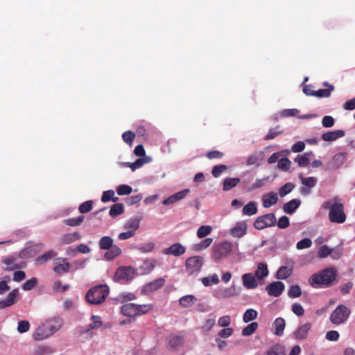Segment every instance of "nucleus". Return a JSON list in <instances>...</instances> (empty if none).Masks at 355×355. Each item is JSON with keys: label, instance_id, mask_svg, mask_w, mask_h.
<instances>
[{"label": "nucleus", "instance_id": "obj_1", "mask_svg": "<svg viewBox=\"0 0 355 355\" xmlns=\"http://www.w3.org/2000/svg\"><path fill=\"white\" fill-rule=\"evenodd\" d=\"M336 275V270L334 268H326L319 273L312 275L309 282L314 287L329 286L335 280Z\"/></svg>", "mask_w": 355, "mask_h": 355}, {"label": "nucleus", "instance_id": "obj_2", "mask_svg": "<svg viewBox=\"0 0 355 355\" xmlns=\"http://www.w3.org/2000/svg\"><path fill=\"white\" fill-rule=\"evenodd\" d=\"M110 289L106 284H101L90 288L85 295V300L90 304L98 305L105 302Z\"/></svg>", "mask_w": 355, "mask_h": 355}, {"label": "nucleus", "instance_id": "obj_3", "mask_svg": "<svg viewBox=\"0 0 355 355\" xmlns=\"http://www.w3.org/2000/svg\"><path fill=\"white\" fill-rule=\"evenodd\" d=\"M151 304H137L135 303H127L121 306V312L123 315L128 317H135L146 314L153 310Z\"/></svg>", "mask_w": 355, "mask_h": 355}, {"label": "nucleus", "instance_id": "obj_4", "mask_svg": "<svg viewBox=\"0 0 355 355\" xmlns=\"http://www.w3.org/2000/svg\"><path fill=\"white\" fill-rule=\"evenodd\" d=\"M99 248L101 250H107L105 258L107 260H113L121 253V250L116 245L113 244V239L107 236H103L99 241Z\"/></svg>", "mask_w": 355, "mask_h": 355}, {"label": "nucleus", "instance_id": "obj_5", "mask_svg": "<svg viewBox=\"0 0 355 355\" xmlns=\"http://www.w3.org/2000/svg\"><path fill=\"white\" fill-rule=\"evenodd\" d=\"M324 207L329 208V219L331 223L341 224L346 220V214L342 203L336 202L331 205L329 202H327Z\"/></svg>", "mask_w": 355, "mask_h": 355}, {"label": "nucleus", "instance_id": "obj_6", "mask_svg": "<svg viewBox=\"0 0 355 355\" xmlns=\"http://www.w3.org/2000/svg\"><path fill=\"white\" fill-rule=\"evenodd\" d=\"M232 243L229 241L215 243L212 247L211 257L215 261H219L226 258L232 252Z\"/></svg>", "mask_w": 355, "mask_h": 355}, {"label": "nucleus", "instance_id": "obj_7", "mask_svg": "<svg viewBox=\"0 0 355 355\" xmlns=\"http://www.w3.org/2000/svg\"><path fill=\"white\" fill-rule=\"evenodd\" d=\"M351 310L344 304H340L333 311L330 315V321L335 325L345 323L349 318Z\"/></svg>", "mask_w": 355, "mask_h": 355}, {"label": "nucleus", "instance_id": "obj_8", "mask_svg": "<svg viewBox=\"0 0 355 355\" xmlns=\"http://www.w3.org/2000/svg\"><path fill=\"white\" fill-rule=\"evenodd\" d=\"M204 263V259L201 256H193L187 259L185 261L186 271L189 275H193L200 271Z\"/></svg>", "mask_w": 355, "mask_h": 355}, {"label": "nucleus", "instance_id": "obj_9", "mask_svg": "<svg viewBox=\"0 0 355 355\" xmlns=\"http://www.w3.org/2000/svg\"><path fill=\"white\" fill-rule=\"evenodd\" d=\"M276 223L275 214L270 213L257 217L254 222V227L257 230H263L275 225Z\"/></svg>", "mask_w": 355, "mask_h": 355}, {"label": "nucleus", "instance_id": "obj_10", "mask_svg": "<svg viewBox=\"0 0 355 355\" xmlns=\"http://www.w3.org/2000/svg\"><path fill=\"white\" fill-rule=\"evenodd\" d=\"M135 276V269L131 266H121L118 268L114 273V281H130Z\"/></svg>", "mask_w": 355, "mask_h": 355}, {"label": "nucleus", "instance_id": "obj_11", "mask_svg": "<svg viewBox=\"0 0 355 355\" xmlns=\"http://www.w3.org/2000/svg\"><path fill=\"white\" fill-rule=\"evenodd\" d=\"M239 294V291L236 286L232 285L229 288H220L216 291L214 296L218 299H225L236 296Z\"/></svg>", "mask_w": 355, "mask_h": 355}, {"label": "nucleus", "instance_id": "obj_12", "mask_svg": "<svg viewBox=\"0 0 355 355\" xmlns=\"http://www.w3.org/2000/svg\"><path fill=\"white\" fill-rule=\"evenodd\" d=\"M186 252V248L180 243H175L168 248L162 250V253L165 255H172L174 257H180Z\"/></svg>", "mask_w": 355, "mask_h": 355}, {"label": "nucleus", "instance_id": "obj_13", "mask_svg": "<svg viewBox=\"0 0 355 355\" xmlns=\"http://www.w3.org/2000/svg\"><path fill=\"white\" fill-rule=\"evenodd\" d=\"M248 224L245 220L237 222L235 225L230 229V234L234 238H241L247 234Z\"/></svg>", "mask_w": 355, "mask_h": 355}, {"label": "nucleus", "instance_id": "obj_14", "mask_svg": "<svg viewBox=\"0 0 355 355\" xmlns=\"http://www.w3.org/2000/svg\"><path fill=\"white\" fill-rule=\"evenodd\" d=\"M284 287L282 282H273L266 286V290L269 295L279 297L284 291Z\"/></svg>", "mask_w": 355, "mask_h": 355}, {"label": "nucleus", "instance_id": "obj_15", "mask_svg": "<svg viewBox=\"0 0 355 355\" xmlns=\"http://www.w3.org/2000/svg\"><path fill=\"white\" fill-rule=\"evenodd\" d=\"M164 284L165 279L164 278H157L153 282L146 284L142 288V292L144 293L154 292L163 287Z\"/></svg>", "mask_w": 355, "mask_h": 355}, {"label": "nucleus", "instance_id": "obj_16", "mask_svg": "<svg viewBox=\"0 0 355 355\" xmlns=\"http://www.w3.org/2000/svg\"><path fill=\"white\" fill-rule=\"evenodd\" d=\"M62 319L60 317H54L49 319L45 322V326L49 330V334H53L58 331L62 326Z\"/></svg>", "mask_w": 355, "mask_h": 355}, {"label": "nucleus", "instance_id": "obj_17", "mask_svg": "<svg viewBox=\"0 0 355 355\" xmlns=\"http://www.w3.org/2000/svg\"><path fill=\"white\" fill-rule=\"evenodd\" d=\"M19 295V290L15 288L12 290L3 300H0V309L9 307L15 304L17 302V297Z\"/></svg>", "mask_w": 355, "mask_h": 355}, {"label": "nucleus", "instance_id": "obj_18", "mask_svg": "<svg viewBox=\"0 0 355 355\" xmlns=\"http://www.w3.org/2000/svg\"><path fill=\"white\" fill-rule=\"evenodd\" d=\"M257 277L252 273H245L242 275L241 279L243 286L246 289H254L258 286Z\"/></svg>", "mask_w": 355, "mask_h": 355}, {"label": "nucleus", "instance_id": "obj_19", "mask_svg": "<svg viewBox=\"0 0 355 355\" xmlns=\"http://www.w3.org/2000/svg\"><path fill=\"white\" fill-rule=\"evenodd\" d=\"M17 259L14 257H8L3 258L2 262L4 265L6 266V270H14L15 269L22 268L25 266V263H17Z\"/></svg>", "mask_w": 355, "mask_h": 355}, {"label": "nucleus", "instance_id": "obj_20", "mask_svg": "<svg viewBox=\"0 0 355 355\" xmlns=\"http://www.w3.org/2000/svg\"><path fill=\"white\" fill-rule=\"evenodd\" d=\"M80 239V234L78 232L63 234L60 238L61 245H67Z\"/></svg>", "mask_w": 355, "mask_h": 355}, {"label": "nucleus", "instance_id": "obj_21", "mask_svg": "<svg viewBox=\"0 0 355 355\" xmlns=\"http://www.w3.org/2000/svg\"><path fill=\"white\" fill-rule=\"evenodd\" d=\"M345 132L342 130L329 131L322 135L321 138L326 141H333L338 138L343 137Z\"/></svg>", "mask_w": 355, "mask_h": 355}, {"label": "nucleus", "instance_id": "obj_22", "mask_svg": "<svg viewBox=\"0 0 355 355\" xmlns=\"http://www.w3.org/2000/svg\"><path fill=\"white\" fill-rule=\"evenodd\" d=\"M278 200L277 194L275 192H270L263 196L262 201L263 206L265 208H268L277 203Z\"/></svg>", "mask_w": 355, "mask_h": 355}, {"label": "nucleus", "instance_id": "obj_23", "mask_svg": "<svg viewBox=\"0 0 355 355\" xmlns=\"http://www.w3.org/2000/svg\"><path fill=\"white\" fill-rule=\"evenodd\" d=\"M313 156V152L305 153L303 155H298L295 158V162L297 163L300 167H306L310 163L311 157Z\"/></svg>", "mask_w": 355, "mask_h": 355}, {"label": "nucleus", "instance_id": "obj_24", "mask_svg": "<svg viewBox=\"0 0 355 355\" xmlns=\"http://www.w3.org/2000/svg\"><path fill=\"white\" fill-rule=\"evenodd\" d=\"M311 324L306 323L301 325L294 333V336L297 340H304L306 338L308 332L311 329Z\"/></svg>", "mask_w": 355, "mask_h": 355}, {"label": "nucleus", "instance_id": "obj_25", "mask_svg": "<svg viewBox=\"0 0 355 355\" xmlns=\"http://www.w3.org/2000/svg\"><path fill=\"white\" fill-rule=\"evenodd\" d=\"M301 202L298 199H293L286 202L283 207L285 213L293 214L295 210L300 207Z\"/></svg>", "mask_w": 355, "mask_h": 355}, {"label": "nucleus", "instance_id": "obj_26", "mask_svg": "<svg viewBox=\"0 0 355 355\" xmlns=\"http://www.w3.org/2000/svg\"><path fill=\"white\" fill-rule=\"evenodd\" d=\"M268 266L266 263H259L257 266V268L254 272V276L259 280H263L265 277L268 275Z\"/></svg>", "mask_w": 355, "mask_h": 355}, {"label": "nucleus", "instance_id": "obj_27", "mask_svg": "<svg viewBox=\"0 0 355 355\" xmlns=\"http://www.w3.org/2000/svg\"><path fill=\"white\" fill-rule=\"evenodd\" d=\"M293 273V267L282 266L279 268L276 273V278L278 279H286Z\"/></svg>", "mask_w": 355, "mask_h": 355}, {"label": "nucleus", "instance_id": "obj_28", "mask_svg": "<svg viewBox=\"0 0 355 355\" xmlns=\"http://www.w3.org/2000/svg\"><path fill=\"white\" fill-rule=\"evenodd\" d=\"M51 335L49 334V330L46 329L45 324H44L43 326L37 328L33 334V338L37 340H42Z\"/></svg>", "mask_w": 355, "mask_h": 355}, {"label": "nucleus", "instance_id": "obj_29", "mask_svg": "<svg viewBox=\"0 0 355 355\" xmlns=\"http://www.w3.org/2000/svg\"><path fill=\"white\" fill-rule=\"evenodd\" d=\"M258 211L257 203L251 201L245 205L242 210V214L245 216H253Z\"/></svg>", "mask_w": 355, "mask_h": 355}, {"label": "nucleus", "instance_id": "obj_30", "mask_svg": "<svg viewBox=\"0 0 355 355\" xmlns=\"http://www.w3.org/2000/svg\"><path fill=\"white\" fill-rule=\"evenodd\" d=\"M197 301L196 297L193 295H187L182 297L180 300V304L182 307H189L194 304Z\"/></svg>", "mask_w": 355, "mask_h": 355}, {"label": "nucleus", "instance_id": "obj_31", "mask_svg": "<svg viewBox=\"0 0 355 355\" xmlns=\"http://www.w3.org/2000/svg\"><path fill=\"white\" fill-rule=\"evenodd\" d=\"M273 325L275 329V334L278 336H282L285 328V320L282 318H277L275 319Z\"/></svg>", "mask_w": 355, "mask_h": 355}, {"label": "nucleus", "instance_id": "obj_32", "mask_svg": "<svg viewBox=\"0 0 355 355\" xmlns=\"http://www.w3.org/2000/svg\"><path fill=\"white\" fill-rule=\"evenodd\" d=\"M241 180L238 178H225L223 181V190L224 191H230V189L235 187L239 182Z\"/></svg>", "mask_w": 355, "mask_h": 355}, {"label": "nucleus", "instance_id": "obj_33", "mask_svg": "<svg viewBox=\"0 0 355 355\" xmlns=\"http://www.w3.org/2000/svg\"><path fill=\"white\" fill-rule=\"evenodd\" d=\"M212 242H213V239L207 238V239L202 240V241H200V243L195 244L193 246V249L195 251H198V252L203 250L207 248L208 247H209L211 245V244L212 243Z\"/></svg>", "mask_w": 355, "mask_h": 355}, {"label": "nucleus", "instance_id": "obj_34", "mask_svg": "<svg viewBox=\"0 0 355 355\" xmlns=\"http://www.w3.org/2000/svg\"><path fill=\"white\" fill-rule=\"evenodd\" d=\"M266 355H285V348L281 345H276L268 349Z\"/></svg>", "mask_w": 355, "mask_h": 355}, {"label": "nucleus", "instance_id": "obj_35", "mask_svg": "<svg viewBox=\"0 0 355 355\" xmlns=\"http://www.w3.org/2000/svg\"><path fill=\"white\" fill-rule=\"evenodd\" d=\"M123 211V205L122 203H116L110 207L109 214L112 218H114L120 214H122Z\"/></svg>", "mask_w": 355, "mask_h": 355}, {"label": "nucleus", "instance_id": "obj_36", "mask_svg": "<svg viewBox=\"0 0 355 355\" xmlns=\"http://www.w3.org/2000/svg\"><path fill=\"white\" fill-rule=\"evenodd\" d=\"M183 341V336L175 335L171 336L168 345L171 348L177 349L182 344Z\"/></svg>", "mask_w": 355, "mask_h": 355}, {"label": "nucleus", "instance_id": "obj_37", "mask_svg": "<svg viewBox=\"0 0 355 355\" xmlns=\"http://www.w3.org/2000/svg\"><path fill=\"white\" fill-rule=\"evenodd\" d=\"M85 219L84 216H79L76 218H67L63 220V223L71 227H76L80 225Z\"/></svg>", "mask_w": 355, "mask_h": 355}, {"label": "nucleus", "instance_id": "obj_38", "mask_svg": "<svg viewBox=\"0 0 355 355\" xmlns=\"http://www.w3.org/2000/svg\"><path fill=\"white\" fill-rule=\"evenodd\" d=\"M302 184L306 187L313 188L317 183V178L315 177L304 178L302 174L299 175Z\"/></svg>", "mask_w": 355, "mask_h": 355}, {"label": "nucleus", "instance_id": "obj_39", "mask_svg": "<svg viewBox=\"0 0 355 355\" xmlns=\"http://www.w3.org/2000/svg\"><path fill=\"white\" fill-rule=\"evenodd\" d=\"M257 312L253 309H249L245 311L243 316V320L244 322L247 323L250 321L254 320L257 317Z\"/></svg>", "mask_w": 355, "mask_h": 355}, {"label": "nucleus", "instance_id": "obj_40", "mask_svg": "<svg viewBox=\"0 0 355 355\" xmlns=\"http://www.w3.org/2000/svg\"><path fill=\"white\" fill-rule=\"evenodd\" d=\"M201 281L205 286H210L213 284H217L219 282V279L217 275L214 274L211 276L203 277Z\"/></svg>", "mask_w": 355, "mask_h": 355}, {"label": "nucleus", "instance_id": "obj_41", "mask_svg": "<svg viewBox=\"0 0 355 355\" xmlns=\"http://www.w3.org/2000/svg\"><path fill=\"white\" fill-rule=\"evenodd\" d=\"M114 191L113 190H107L103 192L101 196V201L103 202H107L110 200L112 202H116L119 198L117 197H114Z\"/></svg>", "mask_w": 355, "mask_h": 355}, {"label": "nucleus", "instance_id": "obj_42", "mask_svg": "<svg viewBox=\"0 0 355 355\" xmlns=\"http://www.w3.org/2000/svg\"><path fill=\"white\" fill-rule=\"evenodd\" d=\"M55 266L53 267V271L58 274L61 275L63 273H67L69 271L70 264L69 263H64L63 264H57L55 262Z\"/></svg>", "mask_w": 355, "mask_h": 355}, {"label": "nucleus", "instance_id": "obj_43", "mask_svg": "<svg viewBox=\"0 0 355 355\" xmlns=\"http://www.w3.org/2000/svg\"><path fill=\"white\" fill-rule=\"evenodd\" d=\"M258 328V323L253 322L246 326L242 330V335L244 336H248L254 334Z\"/></svg>", "mask_w": 355, "mask_h": 355}, {"label": "nucleus", "instance_id": "obj_44", "mask_svg": "<svg viewBox=\"0 0 355 355\" xmlns=\"http://www.w3.org/2000/svg\"><path fill=\"white\" fill-rule=\"evenodd\" d=\"M334 90V86H329V89H320L314 92V96L318 98H327L331 95V92Z\"/></svg>", "mask_w": 355, "mask_h": 355}, {"label": "nucleus", "instance_id": "obj_45", "mask_svg": "<svg viewBox=\"0 0 355 355\" xmlns=\"http://www.w3.org/2000/svg\"><path fill=\"white\" fill-rule=\"evenodd\" d=\"M212 230V228L209 225L200 226L197 231V236L200 239L204 238L209 235Z\"/></svg>", "mask_w": 355, "mask_h": 355}, {"label": "nucleus", "instance_id": "obj_46", "mask_svg": "<svg viewBox=\"0 0 355 355\" xmlns=\"http://www.w3.org/2000/svg\"><path fill=\"white\" fill-rule=\"evenodd\" d=\"M302 295V290L298 285H293L290 287L288 295L291 298L299 297Z\"/></svg>", "mask_w": 355, "mask_h": 355}, {"label": "nucleus", "instance_id": "obj_47", "mask_svg": "<svg viewBox=\"0 0 355 355\" xmlns=\"http://www.w3.org/2000/svg\"><path fill=\"white\" fill-rule=\"evenodd\" d=\"M295 187V185L291 182L286 183L284 185H283L279 191V194L281 197H284L286 195L291 193Z\"/></svg>", "mask_w": 355, "mask_h": 355}, {"label": "nucleus", "instance_id": "obj_48", "mask_svg": "<svg viewBox=\"0 0 355 355\" xmlns=\"http://www.w3.org/2000/svg\"><path fill=\"white\" fill-rule=\"evenodd\" d=\"M291 162L287 157H283L278 161V168L284 171H288L290 169Z\"/></svg>", "mask_w": 355, "mask_h": 355}, {"label": "nucleus", "instance_id": "obj_49", "mask_svg": "<svg viewBox=\"0 0 355 355\" xmlns=\"http://www.w3.org/2000/svg\"><path fill=\"white\" fill-rule=\"evenodd\" d=\"M55 256L56 254L53 251H49L45 252L44 254L38 257L37 259V262L41 264L51 259Z\"/></svg>", "mask_w": 355, "mask_h": 355}, {"label": "nucleus", "instance_id": "obj_50", "mask_svg": "<svg viewBox=\"0 0 355 355\" xmlns=\"http://www.w3.org/2000/svg\"><path fill=\"white\" fill-rule=\"evenodd\" d=\"M92 320L93 322L88 326V329L85 331V332H88L91 329H98L102 326V322L101 321V318L98 315H92Z\"/></svg>", "mask_w": 355, "mask_h": 355}, {"label": "nucleus", "instance_id": "obj_51", "mask_svg": "<svg viewBox=\"0 0 355 355\" xmlns=\"http://www.w3.org/2000/svg\"><path fill=\"white\" fill-rule=\"evenodd\" d=\"M132 191V187L126 184H121L116 188V192L119 196L129 195Z\"/></svg>", "mask_w": 355, "mask_h": 355}, {"label": "nucleus", "instance_id": "obj_52", "mask_svg": "<svg viewBox=\"0 0 355 355\" xmlns=\"http://www.w3.org/2000/svg\"><path fill=\"white\" fill-rule=\"evenodd\" d=\"M93 202L88 200L83 202L78 207V211L81 214H85L90 211L92 209Z\"/></svg>", "mask_w": 355, "mask_h": 355}, {"label": "nucleus", "instance_id": "obj_53", "mask_svg": "<svg viewBox=\"0 0 355 355\" xmlns=\"http://www.w3.org/2000/svg\"><path fill=\"white\" fill-rule=\"evenodd\" d=\"M227 168V166L224 164L216 165L212 168L211 174L214 178H218Z\"/></svg>", "mask_w": 355, "mask_h": 355}, {"label": "nucleus", "instance_id": "obj_54", "mask_svg": "<svg viewBox=\"0 0 355 355\" xmlns=\"http://www.w3.org/2000/svg\"><path fill=\"white\" fill-rule=\"evenodd\" d=\"M69 288V285H62L60 280L55 282L53 284V290L55 292L63 293Z\"/></svg>", "mask_w": 355, "mask_h": 355}, {"label": "nucleus", "instance_id": "obj_55", "mask_svg": "<svg viewBox=\"0 0 355 355\" xmlns=\"http://www.w3.org/2000/svg\"><path fill=\"white\" fill-rule=\"evenodd\" d=\"M135 138V134L132 131H125L122 135L123 141L129 145H131Z\"/></svg>", "mask_w": 355, "mask_h": 355}, {"label": "nucleus", "instance_id": "obj_56", "mask_svg": "<svg viewBox=\"0 0 355 355\" xmlns=\"http://www.w3.org/2000/svg\"><path fill=\"white\" fill-rule=\"evenodd\" d=\"M312 245V241L309 238H305L299 242H297L296 245V248L298 250H302L305 248H309Z\"/></svg>", "mask_w": 355, "mask_h": 355}, {"label": "nucleus", "instance_id": "obj_57", "mask_svg": "<svg viewBox=\"0 0 355 355\" xmlns=\"http://www.w3.org/2000/svg\"><path fill=\"white\" fill-rule=\"evenodd\" d=\"M155 248V243L150 242L144 244H141L137 247V249L141 252H150Z\"/></svg>", "mask_w": 355, "mask_h": 355}, {"label": "nucleus", "instance_id": "obj_58", "mask_svg": "<svg viewBox=\"0 0 355 355\" xmlns=\"http://www.w3.org/2000/svg\"><path fill=\"white\" fill-rule=\"evenodd\" d=\"M331 254V248H329L327 245H322L318 252V256L320 258H326L328 256H329Z\"/></svg>", "mask_w": 355, "mask_h": 355}, {"label": "nucleus", "instance_id": "obj_59", "mask_svg": "<svg viewBox=\"0 0 355 355\" xmlns=\"http://www.w3.org/2000/svg\"><path fill=\"white\" fill-rule=\"evenodd\" d=\"M140 224V219L138 218H130L127 223L125 224L126 228H132L133 230L135 232L136 230H137L139 227Z\"/></svg>", "mask_w": 355, "mask_h": 355}, {"label": "nucleus", "instance_id": "obj_60", "mask_svg": "<svg viewBox=\"0 0 355 355\" xmlns=\"http://www.w3.org/2000/svg\"><path fill=\"white\" fill-rule=\"evenodd\" d=\"M37 284V279L35 277H33L27 280L22 286V288L24 291H30L33 289Z\"/></svg>", "mask_w": 355, "mask_h": 355}, {"label": "nucleus", "instance_id": "obj_61", "mask_svg": "<svg viewBox=\"0 0 355 355\" xmlns=\"http://www.w3.org/2000/svg\"><path fill=\"white\" fill-rule=\"evenodd\" d=\"M30 329V323L27 320H21L18 322L17 331L21 333L27 332Z\"/></svg>", "mask_w": 355, "mask_h": 355}, {"label": "nucleus", "instance_id": "obj_62", "mask_svg": "<svg viewBox=\"0 0 355 355\" xmlns=\"http://www.w3.org/2000/svg\"><path fill=\"white\" fill-rule=\"evenodd\" d=\"M278 128H279V126L270 129L268 135L265 136L264 139L265 140L273 139L277 135L282 133L283 130H277Z\"/></svg>", "mask_w": 355, "mask_h": 355}, {"label": "nucleus", "instance_id": "obj_63", "mask_svg": "<svg viewBox=\"0 0 355 355\" xmlns=\"http://www.w3.org/2000/svg\"><path fill=\"white\" fill-rule=\"evenodd\" d=\"M330 256L333 259H339L343 256V248L336 247L334 248H331Z\"/></svg>", "mask_w": 355, "mask_h": 355}, {"label": "nucleus", "instance_id": "obj_64", "mask_svg": "<svg viewBox=\"0 0 355 355\" xmlns=\"http://www.w3.org/2000/svg\"><path fill=\"white\" fill-rule=\"evenodd\" d=\"M292 311L297 316H302L304 314V309L299 303H294L292 305Z\"/></svg>", "mask_w": 355, "mask_h": 355}]
</instances>
